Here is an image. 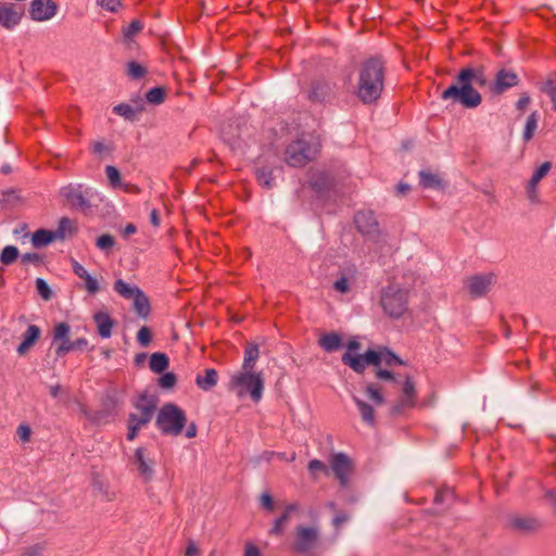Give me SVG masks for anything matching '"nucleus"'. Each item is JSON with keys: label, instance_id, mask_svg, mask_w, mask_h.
Returning <instances> with one entry per match:
<instances>
[{"label": "nucleus", "instance_id": "obj_1", "mask_svg": "<svg viewBox=\"0 0 556 556\" xmlns=\"http://www.w3.org/2000/svg\"><path fill=\"white\" fill-rule=\"evenodd\" d=\"M488 83L484 67H463L455 81L441 93V99L452 101V103L460 104L466 109L478 108L482 102V96L473 88V85L484 87Z\"/></svg>", "mask_w": 556, "mask_h": 556}, {"label": "nucleus", "instance_id": "obj_2", "mask_svg": "<svg viewBox=\"0 0 556 556\" xmlns=\"http://www.w3.org/2000/svg\"><path fill=\"white\" fill-rule=\"evenodd\" d=\"M384 74L386 63L381 56H371L361 63L355 94L363 104H374L380 99Z\"/></svg>", "mask_w": 556, "mask_h": 556}, {"label": "nucleus", "instance_id": "obj_3", "mask_svg": "<svg viewBox=\"0 0 556 556\" xmlns=\"http://www.w3.org/2000/svg\"><path fill=\"white\" fill-rule=\"evenodd\" d=\"M229 390L235 391L239 397L250 394L253 402L261 401L264 390V378L254 370H241L231 376Z\"/></svg>", "mask_w": 556, "mask_h": 556}, {"label": "nucleus", "instance_id": "obj_4", "mask_svg": "<svg viewBox=\"0 0 556 556\" xmlns=\"http://www.w3.org/2000/svg\"><path fill=\"white\" fill-rule=\"evenodd\" d=\"M380 305L387 316L399 319L408 309V290L399 283H390L380 292Z\"/></svg>", "mask_w": 556, "mask_h": 556}, {"label": "nucleus", "instance_id": "obj_5", "mask_svg": "<svg viewBox=\"0 0 556 556\" xmlns=\"http://www.w3.org/2000/svg\"><path fill=\"white\" fill-rule=\"evenodd\" d=\"M187 424V415L182 408L174 403L164 404L155 419V426L164 435L178 437Z\"/></svg>", "mask_w": 556, "mask_h": 556}, {"label": "nucleus", "instance_id": "obj_6", "mask_svg": "<svg viewBox=\"0 0 556 556\" xmlns=\"http://www.w3.org/2000/svg\"><path fill=\"white\" fill-rule=\"evenodd\" d=\"M319 152L316 143L298 139L290 142L285 150V162L291 167H303L313 161Z\"/></svg>", "mask_w": 556, "mask_h": 556}, {"label": "nucleus", "instance_id": "obj_7", "mask_svg": "<svg viewBox=\"0 0 556 556\" xmlns=\"http://www.w3.org/2000/svg\"><path fill=\"white\" fill-rule=\"evenodd\" d=\"M60 194L68 206L86 213L91 208L92 201L97 197V191L81 184H70L61 188Z\"/></svg>", "mask_w": 556, "mask_h": 556}, {"label": "nucleus", "instance_id": "obj_8", "mask_svg": "<svg viewBox=\"0 0 556 556\" xmlns=\"http://www.w3.org/2000/svg\"><path fill=\"white\" fill-rule=\"evenodd\" d=\"M319 531L316 527L296 526L291 549L301 555H311L317 547Z\"/></svg>", "mask_w": 556, "mask_h": 556}, {"label": "nucleus", "instance_id": "obj_9", "mask_svg": "<svg viewBox=\"0 0 556 556\" xmlns=\"http://www.w3.org/2000/svg\"><path fill=\"white\" fill-rule=\"evenodd\" d=\"M337 84L330 79L318 77L311 81L307 98L314 103H327L336 98Z\"/></svg>", "mask_w": 556, "mask_h": 556}, {"label": "nucleus", "instance_id": "obj_10", "mask_svg": "<svg viewBox=\"0 0 556 556\" xmlns=\"http://www.w3.org/2000/svg\"><path fill=\"white\" fill-rule=\"evenodd\" d=\"M341 361L357 374H362L367 365L379 366L381 364V357L375 350H368L366 353L358 355L345 352Z\"/></svg>", "mask_w": 556, "mask_h": 556}, {"label": "nucleus", "instance_id": "obj_11", "mask_svg": "<svg viewBox=\"0 0 556 556\" xmlns=\"http://www.w3.org/2000/svg\"><path fill=\"white\" fill-rule=\"evenodd\" d=\"M402 386V394L399 403L393 405L392 415L401 414L403 408H412L416 404V389L415 383L408 375H402L401 382L394 387Z\"/></svg>", "mask_w": 556, "mask_h": 556}, {"label": "nucleus", "instance_id": "obj_12", "mask_svg": "<svg viewBox=\"0 0 556 556\" xmlns=\"http://www.w3.org/2000/svg\"><path fill=\"white\" fill-rule=\"evenodd\" d=\"M357 230L371 240H377L380 236L379 224L371 211H359L354 217Z\"/></svg>", "mask_w": 556, "mask_h": 556}, {"label": "nucleus", "instance_id": "obj_13", "mask_svg": "<svg viewBox=\"0 0 556 556\" xmlns=\"http://www.w3.org/2000/svg\"><path fill=\"white\" fill-rule=\"evenodd\" d=\"M495 282L493 274L473 275L465 280V286L471 298L478 299L484 296Z\"/></svg>", "mask_w": 556, "mask_h": 556}, {"label": "nucleus", "instance_id": "obj_14", "mask_svg": "<svg viewBox=\"0 0 556 556\" xmlns=\"http://www.w3.org/2000/svg\"><path fill=\"white\" fill-rule=\"evenodd\" d=\"M25 14L24 8L12 3V2H2L0 3V25L8 29H14L20 23Z\"/></svg>", "mask_w": 556, "mask_h": 556}, {"label": "nucleus", "instance_id": "obj_15", "mask_svg": "<svg viewBox=\"0 0 556 556\" xmlns=\"http://www.w3.org/2000/svg\"><path fill=\"white\" fill-rule=\"evenodd\" d=\"M331 469L341 486L345 488L349 482V476L353 472V463L344 453H336L331 456Z\"/></svg>", "mask_w": 556, "mask_h": 556}, {"label": "nucleus", "instance_id": "obj_16", "mask_svg": "<svg viewBox=\"0 0 556 556\" xmlns=\"http://www.w3.org/2000/svg\"><path fill=\"white\" fill-rule=\"evenodd\" d=\"M58 4L53 0H33L30 2L28 14L35 22H45L55 16Z\"/></svg>", "mask_w": 556, "mask_h": 556}, {"label": "nucleus", "instance_id": "obj_17", "mask_svg": "<svg viewBox=\"0 0 556 556\" xmlns=\"http://www.w3.org/2000/svg\"><path fill=\"white\" fill-rule=\"evenodd\" d=\"M71 331V327L67 323H59L54 327L53 331V340L60 341V345L55 350V354L59 357L66 355L67 353L74 351L73 341L68 339V334Z\"/></svg>", "mask_w": 556, "mask_h": 556}, {"label": "nucleus", "instance_id": "obj_18", "mask_svg": "<svg viewBox=\"0 0 556 556\" xmlns=\"http://www.w3.org/2000/svg\"><path fill=\"white\" fill-rule=\"evenodd\" d=\"M518 83L519 77L514 71L502 68L496 73L492 91L494 93L501 94L505 90L517 86Z\"/></svg>", "mask_w": 556, "mask_h": 556}, {"label": "nucleus", "instance_id": "obj_19", "mask_svg": "<svg viewBox=\"0 0 556 556\" xmlns=\"http://www.w3.org/2000/svg\"><path fill=\"white\" fill-rule=\"evenodd\" d=\"M134 460L137 465L139 476L143 479V481H151L154 476V462L146 456V448L138 447L135 451Z\"/></svg>", "mask_w": 556, "mask_h": 556}, {"label": "nucleus", "instance_id": "obj_20", "mask_svg": "<svg viewBox=\"0 0 556 556\" xmlns=\"http://www.w3.org/2000/svg\"><path fill=\"white\" fill-rule=\"evenodd\" d=\"M157 402L159 400L155 395L141 393L137 401L134 403V406L138 410L139 415L149 420H152L157 407Z\"/></svg>", "mask_w": 556, "mask_h": 556}, {"label": "nucleus", "instance_id": "obj_21", "mask_svg": "<svg viewBox=\"0 0 556 556\" xmlns=\"http://www.w3.org/2000/svg\"><path fill=\"white\" fill-rule=\"evenodd\" d=\"M299 507L298 503H290L286 505L282 514L274 521L273 528L269 530V534L281 536L285 533L291 514L298 511Z\"/></svg>", "mask_w": 556, "mask_h": 556}, {"label": "nucleus", "instance_id": "obj_22", "mask_svg": "<svg viewBox=\"0 0 556 556\" xmlns=\"http://www.w3.org/2000/svg\"><path fill=\"white\" fill-rule=\"evenodd\" d=\"M92 318L97 326L99 336L103 339L110 338L112 336V329L115 325V320L103 311L94 313Z\"/></svg>", "mask_w": 556, "mask_h": 556}, {"label": "nucleus", "instance_id": "obj_23", "mask_svg": "<svg viewBox=\"0 0 556 556\" xmlns=\"http://www.w3.org/2000/svg\"><path fill=\"white\" fill-rule=\"evenodd\" d=\"M73 271L85 281V288L89 293L96 294L100 291L98 281L91 277L86 268L77 261H73Z\"/></svg>", "mask_w": 556, "mask_h": 556}, {"label": "nucleus", "instance_id": "obj_24", "mask_svg": "<svg viewBox=\"0 0 556 556\" xmlns=\"http://www.w3.org/2000/svg\"><path fill=\"white\" fill-rule=\"evenodd\" d=\"M40 337V329L36 325H29L23 334V341L17 346V353L24 355Z\"/></svg>", "mask_w": 556, "mask_h": 556}, {"label": "nucleus", "instance_id": "obj_25", "mask_svg": "<svg viewBox=\"0 0 556 556\" xmlns=\"http://www.w3.org/2000/svg\"><path fill=\"white\" fill-rule=\"evenodd\" d=\"M309 185L316 193L324 194L331 188L332 178L325 172H318L312 175Z\"/></svg>", "mask_w": 556, "mask_h": 556}, {"label": "nucleus", "instance_id": "obj_26", "mask_svg": "<svg viewBox=\"0 0 556 556\" xmlns=\"http://www.w3.org/2000/svg\"><path fill=\"white\" fill-rule=\"evenodd\" d=\"M218 381V372L214 368H206L204 374H198L195 384L203 391L212 390Z\"/></svg>", "mask_w": 556, "mask_h": 556}, {"label": "nucleus", "instance_id": "obj_27", "mask_svg": "<svg viewBox=\"0 0 556 556\" xmlns=\"http://www.w3.org/2000/svg\"><path fill=\"white\" fill-rule=\"evenodd\" d=\"M353 402L357 406L359 414L362 416V420L369 425L375 426L376 425V418H375V409L371 405L366 403L365 401L361 400L358 396L353 395L352 396Z\"/></svg>", "mask_w": 556, "mask_h": 556}, {"label": "nucleus", "instance_id": "obj_28", "mask_svg": "<svg viewBox=\"0 0 556 556\" xmlns=\"http://www.w3.org/2000/svg\"><path fill=\"white\" fill-rule=\"evenodd\" d=\"M318 344L326 352L331 353L339 350L342 345V338L336 332H328L320 336Z\"/></svg>", "mask_w": 556, "mask_h": 556}, {"label": "nucleus", "instance_id": "obj_29", "mask_svg": "<svg viewBox=\"0 0 556 556\" xmlns=\"http://www.w3.org/2000/svg\"><path fill=\"white\" fill-rule=\"evenodd\" d=\"M134 311L141 318H148L151 313V305L149 298L143 293V291H139L136 296L132 299Z\"/></svg>", "mask_w": 556, "mask_h": 556}, {"label": "nucleus", "instance_id": "obj_30", "mask_svg": "<svg viewBox=\"0 0 556 556\" xmlns=\"http://www.w3.org/2000/svg\"><path fill=\"white\" fill-rule=\"evenodd\" d=\"M540 90L549 97L553 103V109L556 111V71L549 73L540 83Z\"/></svg>", "mask_w": 556, "mask_h": 556}, {"label": "nucleus", "instance_id": "obj_31", "mask_svg": "<svg viewBox=\"0 0 556 556\" xmlns=\"http://www.w3.org/2000/svg\"><path fill=\"white\" fill-rule=\"evenodd\" d=\"M260 356L258 345L255 343H248L244 349V357L242 369L243 370H254L255 364Z\"/></svg>", "mask_w": 556, "mask_h": 556}, {"label": "nucleus", "instance_id": "obj_32", "mask_svg": "<svg viewBox=\"0 0 556 556\" xmlns=\"http://www.w3.org/2000/svg\"><path fill=\"white\" fill-rule=\"evenodd\" d=\"M509 525L513 529L521 532H530L539 528V521L533 518L527 517H514L509 520Z\"/></svg>", "mask_w": 556, "mask_h": 556}, {"label": "nucleus", "instance_id": "obj_33", "mask_svg": "<svg viewBox=\"0 0 556 556\" xmlns=\"http://www.w3.org/2000/svg\"><path fill=\"white\" fill-rule=\"evenodd\" d=\"M55 239V232L47 229H38L31 236V243L35 248H42L50 244Z\"/></svg>", "mask_w": 556, "mask_h": 556}, {"label": "nucleus", "instance_id": "obj_34", "mask_svg": "<svg viewBox=\"0 0 556 556\" xmlns=\"http://www.w3.org/2000/svg\"><path fill=\"white\" fill-rule=\"evenodd\" d=\"M114 291L126 300L134 299L136 294L141 291L137 286H130L123 279H117L113 286Z\"/></svg>", "mask_w": 556, "mask_h": 556}, {"label": "nucleus", "instance_id": "obj_35", "mask_svg": "<svg viewBox=\"0 0 556 556\" xmlns=\"http://www.w3.org/2000/svg\"><path fill=\"white\" fill-rule=\"evenodd\" d=\"M149 366L153 372L161 374L168 368L169 359L166 354L156 352L151 355Z\"/></svg>", "mask_w": 556, "mask_h": 556}, {"label": "nucleus", "instance_id": "obj_36", "mask_svg": "<svg viewBox=\"0 0 556 556\" xmlns=\"http://www.w3.org/2000/svg\"><path fill=\"white\" fill-rule=\"evenodd\" d=\"M419 184L422 188L438 189L441 187V179L437 174L427 170H421L419 173Z\"/></svg>", "mask_w": 556, "mask_h": 556}, {"label": "nucleus", "instance_id": "obj_37", "mask_svg": "<svg viewBox=\"0 0 556 556\" xmlns=\"http://www.w3.org/2000/svg\"><path fill=\"white\" fill-rule=\"evenodd\" d=\"M75 224L67 217H62L59 222L58 229L54 231L56 238L64 239L66 236H72L75 232Z\"/></svg>", "mask_w": 556, "mask_h": 556}, {"label": "nucleus", "instance_id": "obj_38", "mask_svg": "<svg viewBox=\"0 0 556 556\" xmlns=\"http://www.w3.org/2000/svg\"><path fill=\"white\" fill-rule=\"evenodd\" d=\"M256 179L260 186L270 189L274 187L273 170L268 167L257 168Z\"/></svg>", "mask_w": 556, "mask_h": 556}, {"label": "nucleus", "instance_id": "obj_39", "mask_svg": "<svg viewBox=\"0 0 556 556\" xmlns=\"http://www.w3.org/2000/svg\"><path fill=\"white\" fill-rule=\"evenodd\" d=\"M365 394L367 397L377 406H381L384 404V397L380 388L375 383H368L365 387Z\"/></svg>", "mask_w": 556, "mask_h": 556}, {"label": "nucleus", "instance_id": "obj_40", "mask_svg": "<svg viewBox=\"0 0 556 556\" xmlns=\"http://www.w3.org/2000/svg\"><path fill=\"white\" fill-rule=\"evenodd\" d=\"M536 128H538V113L533 112L529 115V117L527 119L525 130L522 134L523 140L530 141L533 138Z\"/></svg>", "mask_w": 556, "mask_h": 556}, {"label": "nucleus", "instance_id": "obj_41", "mask_svg": "<svg viewBox=\"0 0 556 556\" xmlns=\"http://www.w3.org/2000/svg\"><path fill=\"white\" fill-rule=\"evenodd\" d=\"M166 90L163 87H154L146 93V99L149 103L159 105L164 102Z\"/></svg>", "mask_w": 556, "mask_h": 556}, {"label": "nucleus", "instance_id": "obj_42", "mask_svg": "<svg viewBox=\"0 0 556 556\" xmlns=\"http://www.w3.org/2000/svg\"><path fill=\"white\" fill-rule=\"evenodd\" d=\"M18 257V250L14 245H7L3 248L0 254V262L3 265H11L13 264L16 258Z\"/></svg>", "mask_w": 556, "mask_h": 556}, {"label": "nucleus", "instance_id": "obj_43", "mask_svg": "<svg viewBox=\"0 0 556 556\" xmlns=\"http://www.w3.org/2000/svg\"><path fill=\"white\" fill-rule=\"evenodd\" d=\"M376 377L380 380L390 382L394 387L395 384H399L401 382L402 374H395L392 370L379 368L376 371Z\"/></svg>", "mask_w": 556, "mask_h": 556}, {"label": "nucleus", "instance_id": "obj_44", "mask_svg": "<svg viewBox=\"0 0 556 556\" xmlns=\"http://www.w3.org/2000/svg\"><path fill=\"white\" fill-rule=\"evenodd\" d=\"M377 352L381 357V363H384L386 366L392 367L404 364L403 361L397 355H395L388 349H383Z\"/></svg>", "mask_w": 556, "mask_h": 556}, {"label": "nucleus", "instance_id": "obj_45", "mask_svg": "<svg viewBox=\"0 0 556 556\" xmlns=\"http://www.w3.org/2000/svg\"><path fill=\"white\" fill-rule=\"evenodd\" d=\"M147 74V68L136 61L127 64V75L135 80L142 78Z\"/></svg>", "mask_w": 556, "mask_h": 556}, {"label": "nucleus", "instance_id": "obj_46", "mask_svg": "<svg viewBox=\"0 0 556 556\" xmlns=\"http://www.w3.org/2000/svg\"><path fill=\"white\" fill-rule=\"evenodd\" d=\"M139 110H135L131 105L127 103H121L113 108V112L119 116L125 117L126 119L134 121L136 113Z\"/></svg>", "mask_w": 556, "mask_h": 556}, {"label": "nucleus", "instance_id": "obj_47", "mask_svg": "<svg viewBox=\"0 0 556 556\" xmlns=\"http://www.w3.org/2000/svg\"><path fill=\"white\" fill-rule=\"evenodd\" d=\"M552 168V163L551 162H544L543 164H541L536 170L534 172V174L532 175L531 179L529 182H531V187H536L538 184L540 182V180L545 177L547 175V173L551 170Z\"/></svg>", "mask_w": 556, "mask_h": 556}, {"label": "nucleus", "instance_id": "obj_48", "mask_svg": "<svg viewBox=\"0 0 556 556\" xmlns=\"http://www.w3.org/2000/svg\"><path fill=\"white\" fill-rule=\"evenodd\" d=\"M105 174H106L110 185L113 188H118L122 186L121 173L115 166L108 165L105 167Z\"/></svg>", "mask_w": 556, "mask_h": 556}, {"label": "nucleus", "instance_id": "obj_49", "mask_svg": "<svg viewBox=\"0 0 556 556\" xmlns=\"http://www.w3.org/2000/svg\"><path fill=\"white\" fill-rule=\"evenodd\" d=\"M152 339H153V334H152L151 329L148 326H142L138 330L137 341L141 346H143V348L149 346L150 343L152 342Z\"/></svg>", "mask_w": 556, "mask_h": 556}, {"label": "nucleus", "instance_id": "obj_50", "mask_svg": "<svg viewBox=\"0 0 556 556\" xmlns=\"http://www.w3.org/2000/svg\"><path fill=\"white\" fill-rule=\"evenodd\" d=\"M307 469L313 479L317 478V472L329 473L328 467L319 459H312L307 465Z\"/></svg>", "mask_w": 556, "mask_h": 556}, {"label": "nucleus", "instance_id": "obj_51", "mask_svg": "<svg viewBox=\"0 0 556 556\" xmlns=\"http://www.w3.org/2000/svg\"><path fill=\"white\" fill-rule=\"evenodd\" d=\"M177 383V377L174 372H165L159 378V386L162 389H172Z\"/></svg>", "mask_w": 556, "mask_h": 556}, {"label": "nucleus", "instance_id": "obj_52", "mask_svg": "<svg viewBox=\"0 0 556 556\" xmlns=\"http://www.w3.org/2000/svg\"><path fill=\"white\" fill-rule=\"evenodd\" d=\"M114 244H115V240H114L113 236H111L109 233H104V235L100 236L96 242L97 248H99L100 250H103V251L111 250L114 247Z\"/></svg>", "mask_w": 556, "mask_h": 556}, {"label": "nucleus", "instance_id": "obj_53", "mask_svg": "<svg viewBox=\"0 0 556 556\" xmlns=\"http://www.w3.org/2000/svg\"><path fill=\"white\" fill-rule=\"evenodd\" d=\"M143 28L142 23L139 20H134L125 29L124 36L126 39H131Z\"/></svg>", "mask_w": 556, "mask_h": 556}, {"label": "nucleus", "instance_id": "obj_54", "mask_svg": "<svg viewBox=\"0 0 556 556\" xmlns=\"http://www.w3.org/2000/svg\"><path fill=\"white\" fill-rule=\"evenodd\" d=\"M36 289L37 292L43 300H50L52 296V292L48 283L42 278L36 279Z\"/></svg>", "mask_w": 556, "mask_h": 556}, {"label": "nucleus", "instance_id": "obj_55", "mask_svg": "<svg viewBox=\"0 0 556 556\" xmlns=\"http://www.w3.org/2000/svg\"><path fill=\"white\" fill-rule=\"evenodd\" d=\"M151 420L142 417L141 415L139 414H136V413H131L129 414L128 416V424L132 425V426H136L137 428H141L146 425H148Z\"/></svg>", "mask_w": 556, "mask_h": 556}, {"label": "nucleus", "instance_id": "obj_56", "mask_svg": "<svg viewBox=\"0 0 556 556\" xmlns=\"http://www.w3.org/2000/svg\"><path fill=\"white\" fill-rule=\"evenodd\" d=\"M43 551L45 545L38 543L25 548L21 556H42Z\"/></svg>", "mask_w": 556, "mask_h": 556}, {"label": "nucleus", "instance_id": "obj_57", "mask_svg": "<svg viewBox=\"0 0 556 556\" xmlns=\"http://www.w3.org/2000/svg\"><path fill=\"white\" fill-rule=\"evenodd\" d=\"M16 433L22 442L26 443L30 441L31 429L28 425H20Z\"/></svg>", "mask_w": 556, "mask_h": 556}, {"label": "nucleus", "instance_id": "obj_58", "mask_svg": "<svg viewBox=\"0 0 556 556\" xmlns=\"http://www.w3.org/2000/svg\"><path fill=\"white\" fill-rule=\"evenodd\" d=\"M98 2L110 12H116L122 7V0H99Z\"/></svg>", "mask_w": 556, "mask_h": 556}, {"label": "nucleus", "instance_id": "obj_59", "mask_svg": "<svg viewBox=\"0 0 556 556\" xmlns=\"http://www.w3.org/2000/svg\"><path fill=\"white\" fill-rule=\"evenodd\" d=\"M333 288L336 291H338L342 294L348 293L350 291V283H349L348 278L342 276L340 279H338L333 283Z\"/></svg>", "mask_w": 556, "mask_h": 556}, {"label": "nucleus", "instance_id": "obj_60", "mask_svg": "<svg viewBox=\"0 0 556 556\" xmlns=\"http://www.w3.org/2000/svg\"><path fill=\"white\" fill-rule=\"evenodd\" d=\"M261 505L265 510L273 511L275 508L273 496L268 493L262 494Z\"/></svg>", "mask_w": 556, "mask_h": 556}, {"label": "nucleus", "instance_id": "obj_61", "mask_svg": "<svg viewBox=\"0 0 556 556\" xmlns=\"http://www.w3.org/2000/svg\"><path fill=\"white\" fill-rule=\"evenodd\" d=\"M90 149L93 154H98V155H101L104 152L111 151V149L102 141L92 142Z\"/></svg>", "mask_w": 556, "mask_h": 556}, {"label": "nucleus", "instance_id": "obj_62", "mask_svg": "<svg viewBox=\"0 0 556 556\" xmlns=\"http://www.w3.org/2000/svg\"><path fill=\"white\" fill-rule=\"evenodd\" d=\"M200 555H201L200 548L197 546L194 541L190 540L188 542V545H187V548L185 552V556H200Z\"/></svg>", "mask_w": 556, "mask_h": 556}, {"label": "nucleus", "instance_id": "obj_63", "mask_svg": "<svg viewBox=\"0 0 556 556\" xmlns=\"http://www.w3.org/2000/svg\"><path fill=\"white\" fill-rule=\"evenodd\" d=\"M42 261L41 256L38 253H25L22 256L23 263H34V264H40Z\"/></svg>", "mask_w": 556, "mask_h": 556}, {"label": "nucleus", "instance_id": "obj_64", "mask_svg": "<svg viewBox=\"0 0 556 556\" xmlns=\"http://www.w3.org/2000/svg\"><path fill=\"white\" fill-rule=\"evenodd\" d=\"M244 556H262V555H261L260 548L256 545H254L252 543H248L245 545Z\"/></svg>", "mask_w": 556, "mask_h": 556}]
</instances>
